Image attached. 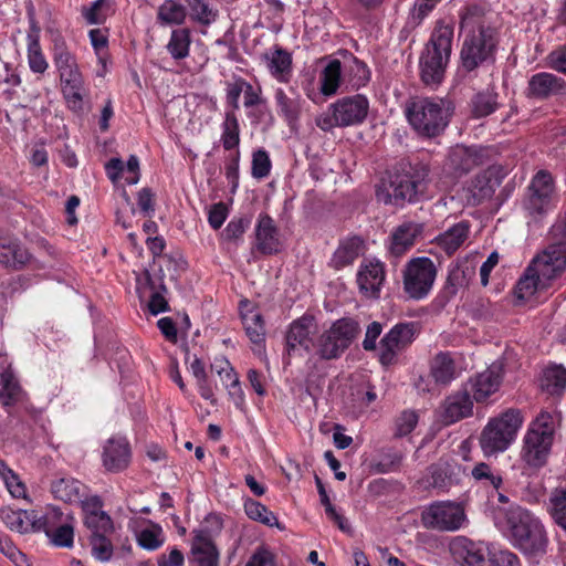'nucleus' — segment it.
<instances>
[{"label":"nucleus","mask_w":566,"mask_h":566,"mask_svg":"<svg viewBox=\"0 0 566 566\" xmlns=\"http://www.w3.org/2000/svg\"><path fill=\"white\" fill-rule=\"evenodd\" d=\"M541 388L552 396H560L566 389V369L562 365L548 366L543 370Z\"/></svg>","instance_id":"38"},{"label":"nucleus","mask_w":566,"mask_h":566,"mask_svg":"<svg viewBox=\"0 0 566 566\" xmlns=\"http://www.w3.org/2000/svg\"><path fill=\"white\" fill-rule=\"evenodd\" d=\"M244 512L249 518L253 521L260 522L266 526H276L277 528L283 530V526H281L274 513L255 500L248 499L244 502Z\"/></svg>","instance_id":"44"},{"label":"nucleus","mask_w":566,"mask_h":566,"mask_svg":"<svg viewBox=\"0 0 566 566\" xmlns=\"http://www.w3.org/2000/svg\"><path fill=\"white\" fill-rule=\"evenodd\" d=\"M502 381L501 366L492 365L486 370L480 373L471 380V390L475 401L485 400L494 394Z\"/></svg>","instance_id":"28"},{"label":"nucleus","mask_w":566,"mask_h":566,"mask_svg":"<svg viewBox=\"0 0 566 566\" xmlns=\"http://www.w3.org/2000/svg\"><path fill=\"white\" fill-rule=\"evenodd\" d=\"M314 327V317L312 315H303L290 324L285 336L286 352L289 355H292L298 346L304 348L307 353L311 350L314 342L310 336Z\"/></svg>","instance_id":"21"},{"label":"nucleus","mask_w":566,"mask_h":566,"mask_svg":"<svg viewBox=\"0 0 566 566\" xmlns=\"http://www.w3.org/2000/svg\"><path fill=\"white\" fill-rule=\"evenodd\" d=\"M469 232V222L461 221L439 234L436 241L447 254L451 255L467 241Z\"/></svg>","instance_id":"34"},{"label":"nucleus","mask_w":566,"mask_h":566,"mask_svg":"<svg viewBox=\"0 0 566 566\" xmlns=\"http://www.w3.org/2000/svg\"><path fill=\"white\" fill-rule=\"evenodd\" d=\"M84 485L74 478H61L52 482L53 496L65 503H77L83 496Z\"/></svg>","instance_id":"36"},{"label":"nucleus","mask_w":566,"mask_h":566,"mask_svg":"<svg viewBox=\"0 0 566 566\" xmlns=\"http://www.w3.org/2000/svg\"><path fill=\"white\" fill-rule=\"evenodd\" d=\"M419 333L418 323H399L391 327V365L398 360L395 357L412 344Z\"/></svg>","instance_id":"32"},{"label":"nucleus","mask_w":566,"mask_h":566,"mask_svg":"<svg viewBox=\"0 0 566 566\" xmlns=\"http://www.w3.org/2000/svg\"><path fill=\"white\" fill-rule=\"evenodd\" d=\"M557 423V415L548 411L539 412L531 422L521 451V460L527 468L537 470L545 465Z\"/></svg>","instance_id":"4"},{"label":"nucleus","mask_w":566,"mask_h":566,"mask_svg":"<svg viewBox=\"0 0 566 566\" xmlns=\"http://www.w3.org/2000/svg\"><path fill=\"white\" fill-rule=\"evenodd\" d=\"M394 178L391 187H394L395 201L412 202L427 188L429 168L417 159L400 158L395 164Z\"/></svg>","instance_id":"7"},{"label":"nucleus","mask_w":566,"mask_h":566,"mask_svg":"<svg viewBox=\"0 0 566 566\" xmlns=\"http://www.w3.org/2000/svg\"><path fill=\"white\" fill-rule=\"evenodd\" d=\"M452 40L451 25L439 24L434 28L420 56V75L426 85L436 86L442 82L451 55Z\"/></svg>","instance_id":"5"},{"label":"nucleus","mask_w":566,"mask_h":566,"mask_svg":"<svg viewBox=\"0 0 566 566\" xmlns=\"http://www.w3.org/2000/svg\"><path fill=\"white\" fill-rule=\"evenodd\" d=\"M548 510L554 522L566 531V488L555 489L552 492Z\"/></svg>","instance_id":"48"},{"label":"nucleus","mask_w":566,"mask_h":566,"mask_svg":"<svg viewBox=\"0 0 566 566\" xmlns=\"http://www.w3.org/2000/svg\"><path fill=\"white\" fill-rule=\"evenodd\" d=\"M160 531L143 530L138 534V544L148 551H155L163 545V539L159 538Z\"/></svg>","instance_id":"63"},{"label":"nucleus","mask_w":566,"mask_h":566,"mask_svg":"<svg viewBox=\"0 0 566 566\" xmlns=\"http://www.w3.org/2000/svg\"><path fill=\"white\" fill-rule=\"evenodd\" d=\"M418 423V415L416 411L406 410L396 420V437H405L409 434Z\"/></svg>","instance_id":"58"},{"label":"nucleus","mask_w":566,"mask_h":566,"mask_svg":"<svg viewBox=\"0 0 566 566\" xmlns=\"http://www.w3.org/2000/svg\"><path fill=\"white\" fill-rule=\"evenodd\" d=\"M62 82V92L67 101L70 107L73 109H78L82 107V91H83V80L81 74L71 75V77L61 78Z\"/></svg>","instance_id":"47"},{"label":"nucleus","mask_w":566,"mask_h":566,"mask_svg":"<svg viewBox=\"0 0 566 566\" xmlns=\"http://www.w3.org/2000/svg\"><path fill=\"white\" fill-rule=\"evenodd\" d=\"M109 535L90 536L93 556L101 562H108L113 556V544Z\"/></svg>","instance_id":"55"},{"label":"nucleus","mask_w":566,"mask_h":566,"mask_svg":"<svg viewBox=\"0 0 566 566\" xmlns=\"http://www.w3.org/2000/svg\"><path fill=\"white\" fill-rule=\"evenodd\" d=\"M245 566H275V555L265 546H260L252 554Z\"/></svg>","instance_id":"61"},{"label":"nucleus","mask_w":566,"mask_h":566,"mask_svg":"<svg viewBox=\"0 0 566 566\" xmlns=\"http://www.w3.org/2000/svg\"><path fill=\"white\" fill-rule=\"evenodd\" d=\"M500 169L495 166L476 174L463 187V198L470 206H476L490 199L501 184Z\"/></svg>","instance_id":"14"},{"label":"nucleus","mask_w":566,"mask_h":566,"mask_svg":"<svg viewBox=\"0 0 566 566\" xmlns=\"http://www.w3.org/2000/svg\"><path fill=\"white\" fill-rule=\"evenodd\" d=\"M490 566H520V558L509 549H501L491 554Z\"/></svg>","instance_id":"62"},{"label":"nucleus","mask_w":566,"mask_h":566,"mask_svg":"<svg viewBox=\"0 0 566 566\" xmlns=\"http://www.w3.org/2000/svg\"><path fill=\"white\" fill-rule=\"evenodd\" d=\"M144 276L147 286L151 291V295L148 302V310L153 315H158L169 311V305L166 296L161 292L157 291V280L153 277L148 270L144 271Z\"/></svg>","instance_id":"51"},{"label":"nucleus","mask_w":566,"mask_h":566,"mask_svg":"<svg viewBox=\"0 0 566 566\" xmlns=\"http://www.w3.org/2000/svg\"><path fill=\"white\" fill-rule=\"evenodd\" d=\"M463 43L460 52L461 69L472 72L494 60L497 31L485 11L478 4L468 6L461 15Z\"/></svg>","instance_id":"1"},{"label":"nucleus","mask_w":566,"mask_h":566,"mask_svg":"<svg viewBox=\"0 0 566 566\" xmlns=\"http://www.w3.org/2000/svg\"><path fill=\"white\" fill-rule=\"evenodd\" d=\"M366 250L365 240L359 235H349L339 241L329 265L340 270L354 263Z\"/></svg>","instance_id":"25"},{"label":"nucleus","mask_w":566,"mask_h":566,"mask_svg":"<svg viewBox=\"0 0 566 566\" xmlns=\"http://www.w3.org/2000/svg\"><path fill=\"white\" fill-rule=\"evenodd\" d=\"M186 19V9L174 0H166L158 8V20L165 24H181Z\"/></svg>","instance_id":"50"},{"label":"nucleus","mask_w":566,"mask_h":566,"mask_svg":"<svg viewBox=\"0 0 566 566\" xmlns=\"http://www.w3.org/2000/svg\"><path fill=\"white\" fill-rule=\"evenodd\" d=\"M74 518L64 514L61 509L51 506L42 516L41 532L50 538V542L56 547L71 548L74 543Z\"/></svg>","instance_id":"13"},{"label":"nucleus","mask_w":566,"mask_h":566,"mask_svg":"<svg viewBox=\"0 0 566 566\" xmlns=\"http://www.w3.org/2000/svg\"><path fill=\"white\" fill-rule=\"evenodd\" d=\"M484 161L485 154L481 147L455 145L447 155L444 169L453 177L459 178L483 165Z\"/></svg>","instance_id":"15"},{"label":"nucleus","mask_w":566,"mask_h":566,"mask_svg":"<svg viewBox=\"0 0 566 566\" xmlns=\"http://www.w3.org/2000/svg\"><path fill=\"white\" fill-rule=\"evenodd\" d=\"M262 59L266 62V66L274 77L281 82L289 80L292 67V56L286 50L275 45L273 50L263 53Z\"/></svg>","instance_id":"31"},{"label":"nucleus","mask_w":566,"mask_h":566,"mask_svg":"<svg viewBox=\"0 0 566 566\" xmlns=\"http://www.w3.org/2000/svg\"><path fill=\"white\" fill-rule=\"evenodd\" d=\"M548 281L543 277L539 268L532 261L516 284V296L522 300L528 298L538 287H545Z\"/></svg>","instance_id":"37"},{"label":"nucleus","mask_w":566,"mask_h":566,"mask_svg":"<svg viewBox=\"0 0 566 566\" xmlns=\"http://www.w3.org/2000/svg\"><path fill=\"white\" fill-rule=\"evenodd\" d=\"M461 467L452 459L441 458L428 469V475L422 480L426 489L447 491L459 480Z\"/></svg>","instance_id":"17"},{"label":"nucleus","mask_w":566,"mask_h":566,"mask_svg":"<svg viewBox=\"0 0 566 566\" xmlns=\"http://www.w3.org/2000/svg\"><path fill=\"white\" fill-rule=\"evenodd\" d=\"M547 60L553 70L566 74V45L558 46L552 51Z\"/></svg>","instance_id":"64"},{"label":"nucleus","mask_w":566,"mask_h":566,"mask_svg":"<svg viewBox=\"0 0 566 566\" xmlns=\"http://www.w3.org/2000/svg\"><path fill=\"white\" fill-rule=\"evenodd\" d=\"M43 514L35 510L13 509L3 506L0 509V518L12 532L19 534L40 533Z\"/></svg>","instance_id":"16"},{"label":"nucleus","mask_w":566,"mask_h":566,"mask_svg":"<svg viewBox=\"0 0 566 566\" xmlns=\"http://www.w3.org/2000/svg\"><path fill=\"white\" fill-rule=\"evenodd\" d=\"M109 0H95L88 7L82 8V15L88 24H102L107 18Z\"/></svg>","instance_id":"53"},{"label":"nucleus","mask_w":566,"mask_h":566,"mask_svg":"<svg viewBox=\"0 0 566 566\" xmlns=\"http://www.w3.org/2000/svg\"><path fill=\"white\" fill-rule=\"evenodd\" d=\"M227 377L230 380V384H227L229 397L238 409L243 410L244 392L241 388L239 378L234 370H228Z\"/></svg>","instance_id":"59"},{"label":"nucleus","mask_w":566,"mask_h":566,"mask_svg":"<svg viewBox=\"0 0 566 566\" xmlns=\"http://www.w3.org/2000/svg\"><path fill=\"white\" fill-rule=\"evenodd\" d=\"M191 554L197 566H218L219 552L208 531H195Z\"/></svg>","instance_id":"27"},{"label":"nucleus","mask_w":566,"mask_h":566,"mask_svg":"<svg viewBox=\"0 0 566 566\" xmlns=\"http://www.w3.org/2000/svg\"><path fill=\"white\" fill-rule=\"evenodd\" d=\"M368 101L363 95L346 96L331 104L326 112L316 117V125L324 132L334 127L361 124L368 114Z\"/></svg>","instance_id":"9"},{"label":"nucleus","mask_w":566,"mask_h":566,"mask_svg":"<svg viewBox=\"0 0 566 566\" xmlns=\"http://www.w3.org/2000/svg\"><path fill=\"white\" fill-rule=\"evenodd\" d=\"M340 80H343V71L340 60H332L323 70L321 76V91L324 95H333L336 93Z\"/></svg>","instance_id":"42"},{"label":"nucleus","mask_w":566,"mask_h":566,"mask_svg":"<svg viewBox=\"0 0 566 566\" xmlns=\"http://www.w3.org/2000/svg\"><path fill=\"white\" fill-rule=\"evenodd\" d=\"M385 277L384 264L378 261L361 265L357 273V283L360 292L369 297H378Z\"/></svg>","instance_id":"26"},{"label":"nucleus","mask_w":566,"mask_h":566,"mask_svg":"<svg viewBox=\"0 0 566 566\" xmlns=\"http://www.w3.org/2000/svg\"><path fill=\"white\" fill-rule=\"evenodd\" d=\"M533 262L539 268L545 280H553L566 271V242L551 243Z\"/></svg>","instance_id":"18"},{"label":"nucleus","mask_w":566,"mask_h":566,"mask_svg":"<svg viewBox=\"0 0 566 566\" xmlns=\"http://www.w3.org/2000/svg\"><path fill=\"white\" fill-rule=\"evenodd\" d=\"M129 442L124 437L109 438L102 453L103 465L108 472L117 473L125 470L130 462Z\"/></svg>","instance_id":"19"},{"label":"nucleus","mask_w":566,"mask_h":566,"mask_svg":"<svg viewBox=\"0 0 566 566\" xmlns=\"http://www.w3.org/2000/svg\"><path fill=\"white\" fill-rule=\"evenodd\" d=\"M421 520L427 528L453 532L463 525L465 513L457 503L436 502L422 512Z\"/></svg>","instance_id":"12"},{"label":"nucleus","mask_w":566,"mask_h":566,"mask_svg":"<svg viewBox=\"0 0 566 566\" xmlns=\"http://www.w3.org/2000/svg\"><path fill=\"white\" fill-rule=\"evenodd\" d=\"M84 525L91 531V536L111 535L114 532L113 520L106 512H99L93 517H84Z\"/></svg>","instance_id":"52"},{"label":"nucleus","mask_w":566,"mask_h":566,"mask_svg":"<svg viewBox=\"0 0 566 566\" xmlns=\"http://www.w3.org/2000/svg\"><path fill=\"white\" fill-rule=\"evenodd\" d=\"M193 19L203 25L216 21L218 11L212 9L205 0H188Z\"/></svg>","instance_id":"54"},{"label":"nucleus","mask_w":566,"mask_h":566,"mask_svg":"<svg viewBox=\"0 0 566 566\" xmlns=\"http://www.w3.org/2000/svg\"><path fill=\"white\" fill-rule=\"evenodd\" d=\"M420 231V227L415 222L399 226L391 234V256H401L410 250Z\"/></svg>","instance_id":"33"},{"label":"nucleus","mask_w":566,"mask_h":566,"mask_svg":"<svg viewBox=\"0 0 566 566\" xmlns=\"http://www.w3.org/2000/svg\"><path fill=\"white\" fill-rule=\"evenodd\" d=\"M473 402L468 391H458L444 399L440 417L444 424H452L472 415Z\"/></svg>","instance_id":"24"},{"label":"nucleus","mask_w":566,"mask_h":566,"mask_svg":"<svg viewBox=\"0 0 566 566\" xmlns=\"http://www.w3.org/2000/svg\"><path fill=\"white\" fill-rule=\"evenodd\" d=\"M242 324L250 340L255 345H261L265 339V328L262 315L254 310L241 313Z\"/></svg>","instance_id":"41"},{"label":"nucleus","mask_w":566,"mask_h":566,"mask_svg":"<svg viewBox=\"0 0 566 566\" xmlns=\"http://www.w3.org/2000/svg\"><path fill=\"white\" fill-rule=\"evenodd\" d=\"M190 43V31L185 28L176 29L171 32L166 49L175 60H182L189 55Z\"/></svg>","instance_id":"45"},{"label":"nucleus","mask_w":566,"mask_h":566,"mask_svg":"<svg viewBox=\"0 0 566 566\" xmlns=\"http://www.w3.org/2000/svg\"><path fill=\"white\" fill-rule=\"evenodd\" d=\"M564 87V81L552 73L534 74L527 86L528 96L535 98H546L551 95L558 94Z\"/></svg>","instance_id":"30"},{"label":"nucleus","mask_w":566,"mask_h":566,"mask_svg":"<svg viewBox=\"0 0 566 566\" xmlns=\"http://www.w3.org/2000/svg\"><path fill=\"white\" fill-rule=\"evenodd\" d=\"M497 106V94L491 91L478 93L472 98V113L475 117L489 116Z\"/></svg>","instance_id":"49"},{"label":"nucleus","mask_w":566,"mask_h":566,"mask_svg":"<svg viewBox=\"0 0 566 566\" xmlns=\"http://www.w3.org/2000/svg\"><path fill=\"white\" fill-rule=\"evenodd\" d=\"M449 552L460 566H483L485 554L482 545L465 536H455L449 542Z\"/></svg>","instance_id":"20"},{"label":"nucleus","mask_w":566,"mask_h":566,"mask_svg":"<svg viewBox=\"0 0 566 566\" xmlns=\"http://www.w3.org/2000/svg\"><path fill=\"white\" fill-rule=\"evenodd\" d=\"M497 524L517 551L530 559H537L546 554L548 537L541 520L531 511L520 505L500 509Z\"/></svg>","instance_id":"2"},{"label":"nucleus","mask_w":566,"mask_h":566,"mask_svg":"<svg viewBox=\"0 0 566 566\" xmlns=\"http://www.w3.org/2000/svg\"><path fill=\"white\" fill-rule=\"evenodd\" d=\"M28 60L30 69L35 73H44L48 69V63L42 54L40 42L35 38L28 43Z\"/></svg>","instance_id":"56"},{"label":"nucleus","mask_w":566,"mask_h":566,"mask_svg":"<svg viewBox=\"0 0 566 566\" xmlns=\"http://www.w3.org/2000/svg\"><path fill=\"white\" fill-rule=\"evenodd\" d=\"M437 277V268L427 256L411 259L402 271V283L406 295L415 301L426 298Z\"/></svg>","instance_id":"10"},{"label":"nucleus","mask_w":566,"mask_h":566,"mask_svg":"<svg viewBox=\"0 0 566 566\" xmlns=\"http://www.w3.org/2000/svg\"><path fill=\"white\" fill-rule=\"evenodd\" d=\"M475 275V265L468 259L458 261L449 271L448 283L458 289L464 287Z\"/></svg>","instance_id":"46"},{"label":"nucleus","mask_w":566,"mask_h":566,"mask_svg":"<svg viewBox=\"0 0 566 566\" xmlns=\"http://www.w3.org/2000/svg\"><path fill=\"white\" fill-rule=\"evenodd\" d=\"M221 143L226 150L238 148L240 144V125L239 119L233 112H226L224 119L221 125Z\"/></svg>","instance_id":"43"},{"label":"nucleus","mask_w":566,"mask_h":566,"mask_svg":"<svg viewBox=\"0 0 566 566\" xmlns=\"http://www.w3.org/2000/svg\"><path fill=\"white\" fill-rule=\"evenodd\" d=\"M249 223L250 221L244 218L231 220L222 232L223 238L229 241L240 239L249 227Z\"/></svg>","instance_id":"60"},{"label":"nucleus","mask_w":566,"mask_h":566,"mask_svg":"<svg viewBox=\"0 0 566 566\" xmlns=\"http://www.w3.org/2000/svg\"><path fill=\"white\" fill-rule=\"evenodd\" d=\"M255 247L262 254L271 255L280 251L281 242L275 221L266 213H261L255 226Z\"/></svg>","instance_id":"22"},{"label":"nucleus","mask_w":566,"mask_h":566,"mask_svg":"<svg viewBox=\"0 0 566 566\" xmlns=\"http://www.w3.org/2000/svg\"><path fill=\"white\" fill-rule=\"evenodd\" d=\"M553 196V177L549 172L539 170L527 187L523 208L532 218L538 219L552 208Z\"/></svg>","instance_id":"11"},{"label":"nucleus","mask_w":566,"mask_h":566,"mask_svg":"<svg viewBox=\"0 0 566 566\" xmlns=\"http://www.w3.org/2000/svg\"><path fill=\"white\" fill-rule=\"evenodd\" d=\"M430 375L437 384L444 386L455 378V364L450 353L441 352L432 358Z\"/></svg>","instance_id":"35"},{"label":"nucleus","mask_w":566,"mask_h":566,"mask_svg":"<svg viewBox=\"0 0 566 566\" xmlns=\"http://www.w3.org/2000/svg\"><path fill=\"white\" fill-rule=\"evenodd\" d=\"M271 170V160L264 149H258L252 155L251 174L256 179H263L269 176Z\"/></svg>","instance_id":"57"},{"label":"nucleus","mask_w":566,"mask_h":566,"mask_svg":"<svg viewBox=\"0 0 566 566\" xmlns=\"http://www.w3.org/2000/svg\"><path fill=\"white\" fill-rule=\"evenodd\" d=\"M30 260L31 254L18 239L0 232V264L8 269L21 270Z\"/></svg>","instance_id":"23"},{"label":"nucleus","mask_w":566,"mask_h":566,"mask_svg":"<svg viewBox=\"0 0 566 566\" xmlns=\"http://www.w3.org/2000/svg\"><path fill=\"white\" fill-rule=\"evenodd\" d=\"M343 81H348L352 87L364 86L369 81L367 65L348 51H339Z\"/></svg>","instance_id":"29"},{"label":"nucleus","mask_w":566,"mask_h":566,"mask_svg":"<svg viewBox=\"0 0 566 566\" xmlns=\"http://www.w3.org/2000/svg\"><path fill=\"white\" fill-rule=\"evenodd\" d=\"M451 103L443 98L416 97L405 108L410 125L427 137L440 135L449 124Z\"/></svg>","instance_id":"3"},{"label":"nucleus","mask_w":566,"mask_h":566,"mask_svg":"<svg viewBox=\"0 0 566 566\" xmlns=\"http://www.w3.org/2000/svg\"><path fill=\"white\" fill-rule=\"evenodd\" d=\"M274 98L280 114L287 122L289 126H294L301 115V97L289 96L282 88H277Z\"/></svg>","instance_id":"39"},{"label":"nucleus","mask_w":566,"mask_h":566,"mask_svg":"<svg viewBox=\"0 0 566 566\" xmlns=\"http://www.w3.org/2000/svg\"><path fill=\"white\" fill-rule=\"evenodd\" d=\"M523 417L517 409H507L490 419L480 437L481 449L486 457L504 452L514 441Z\"/></svg>","instance_id":"6"},{"label":"nucleus","mask_w":566,"mask_h":566,"mask_svg":"<svg viewBox=\"0 0 566 566\" xmlns=\"http://www.w3.org/2000/svg\"><path fill=\"white\" fill-rule=\"evenodd\" d=\"M54 62L60 72V77H71V75L80 74L75 59L67 50L62 38L54 40Z\"/></svg>","instance_id":"40"},{"label":"nucleus","mask_w":566,"mask_h":566,"mask_svg":"<svg viewBox=\"0 0 566 566\" xmlns=\"http://www.w3.org/2000/svg\"><path fill=\"white\" fill-rule=\"evenodd\" d=\"M360 332L359 324L348 317L335 321L314 340L315 355L323 360L338 359L353 344Z\"/></svg>","instance_id":"8"}]
</instances>
